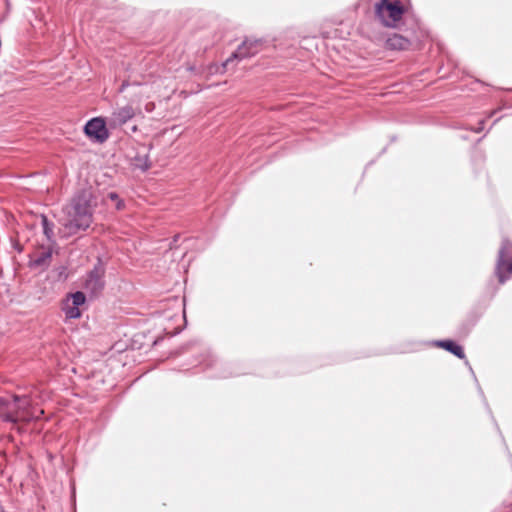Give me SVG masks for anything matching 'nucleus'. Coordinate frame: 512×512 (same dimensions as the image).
I'll return each mask as SVG.
<instances>
[{
  "mask_svg": "<svg viewBox=\"0 0 512 512\" xmlns=\"http://www.w3.org/2000/svg\"><path fill=\"white\" fill-rule=\"evenodd\" d=\"M480 317H481L480 313L471 312L468 315L466 321L461 324V326L459 328V333L463 336H467L470 333V331L472 330V328L477 324Z\"/></svg>",
  "mask_w": 512,
  "mask_h": 512,
  "instance_id": "obj_14",
  "label": "nucleus"
},
{
  "mask_svg": "<svg viewBox=\"0 0 512 512\" xmlns=\"http://www.w3.org/2000/svg\"><path fill=\"white\" fill-rule=\"evenodd\" d=\"M1 418L4 422L7 423H17L19 421V418L12 412H5L1 414Z\"/></svg>",
  "mask_w": 512,
  "mask_h": 512,
  "instance_id": "obj_21",
  "label": "nucleus"
},
{
  "mask_svg": "<svg viewBox=\"0 0 512 512\" xmlns=\"http://www.w3.org/2000/svg\"><path fill=\"white\" fill-rule=\"evenodd\" d=\"M11 404V400L7 397H0V407L8 408Z\"/></svg>",
  "mask_w": 512,
  "mask_h": 512,
  "instance_id": "obj_23",
  "label": "nucleus"
},
{
  "mask_svg": "<svg viewBox=\"0 0 512 512\" xmlns=\"http://www.w3.org/2000/svg\"><path fill=\"white\" fill-rule=\"evenodd\" d=\"M433 345L444 349L445 351L451 353L452 355L456 356L459 359H464L465 364L469 366L470 372L473 374L474 379L477 382V378L474 374V371H473L472 367L469 365V362L466 359L464 349L460 344H458L456 341H454L452 339H442V340H435L433 342Z\"/></svg>",
  "mask_w": 512,
  "mask_h": 512,
  "instance_id": "obj_9",
  "label": "nucleus"
},
{
  "mask_svg": "<svg viewBox=\"0 0 512 512\" xmlns=\"http://www.w3.org/2000/svg\"><path fill=\"white\" fill-rule=\"evenodd\" d=\"M411 46V40L397 33L389 35L385 40V47L388 50L404 51Z\"/></svg>",
  "mask_w": 512,
  "mask_h": 512,
  "instance_id": "obj_10",
  "label": "nucleus"
},
{
  "mask_svg": "<svg viewBox=\"0 0 512 512\" xmlns=\"http://www.w3.org/2000/svg\"><path fill=\"white\" fill-rule=\"evenodd\" d=\"M108 199L115 202V208L118 211H121L125 208V202L123 199L120 198L119 194L117 192H109L107 194Z\"/></svg>",
  "mask_w": 512,
  "mask_h": 512,
  "instance_id": "obj_18",
  "label": "nucleus"
},
{
  "mask_svg": "<svg viewBox=\"0 0 512 512\" xmlns=\"http://www.w3.org/2000/svg\"><path fill=\"white\" fill-rule=\"evenodd\" d=\"M263 45V39L245 38L229 57L232 62L249 59L257 55L263 49Z\"/></svg>",
  "mask_w": 512,
  "mask_h": 512,
  "instance_id": "obj_7",
  "label": "nucleus"
},
{
  "mask_svg": "<svg viewBox=\"0 0 512 512\" xmlns=\"http://www.w3.org/2000/svg\"><path fill=\"white\" fill-rule=\"evenodd\" d=\"M132 130L136 131L137 130V126L132 127Z\"/></svg>",
  "mask_w": 512,
  "mask_h": 512,
  "instance_id": "obj_28",
  "label": "nucleus"
},
{
  "mask_svg": "<svg viewBox=\"0 0 512 512\" xmlns=\"http://www.w3.org/2000/svg\"><path fill=\"white\" fill-rule=\"evenodd\" d=\"M179 238H180V235H179V234H176V235L173 237V239H172V241H171V243H170V248L176 247V243L178 242Z\"/></svg>",
  "mask_w": 512,
  "mask_h": 512,
  "instance_id": "obj_25",
  "label": "nucleus"
},
{
  "mask_svg": "<svg viewBox=\"0 0 512 512\" xmlns=\"http://www.w3.org/2000/svg\"><path fill=\"white\" fill-rule=\"evenodd\" d=\"M484 127H485V119H482L478 122V126L476 128H469V129L476 133H480L484 130Z\"/></svg>",
  "mask_w": 512,
  "mask_h": 512,
  "instance_id": "obj_22",
  "label": "nucleus"
},
{
  "mask_svg": "<svg viewBox=\"0 0 512 512\" xmlns=\"http://www.w3.org/2000/svg\"><path fill=\"white\" fill-rule=\"evenodd\" d=\"M87 301V297L82 291L68 293L66 300L63 301L62 310L67 319H79L82 316L80 307Z\"/></svg>",
  "mask_w": 512,
  "mask_h": 512,
  "instance_id": "obj_8",
  "label": "nucleus"
},
{
  "mask_svg": "<svg viewBox=\"0 0 512 512\" xmlns=\"http://www.w3.org/2000/svg\"><path fill=\"white\" fill-rule=\"evenodd\" d=\"M132 164L135 168L141 170L142 172L147 171L151 167V163H150L148 154H144V155L137 154L133 158Z\"/></svg>",
  "mask_w": 512,
  "mask_h": 512,
  "instance_id": "obj_16",
  "label": "nucleus"
},
{
  "mask_svg": "<svg viewBox=\"0 0 512 512\" xmlns=\"http://www.w3.org/2000/svg\"><path fill=\"white\" fill-rule=\"evenodd\" d=\"M375 16L385 27L397 28L398 23L404 16L406 22L411 20L412 30H416L419 27L418 19L407 12L400 0H379L375 4Z\"/></svg>",
  "mask_w": 512,
  "mask_h": 512,
  "instance_id": "obj_2",
  "label": "nucleus"
},
{
  "mask_svg": "<svg viewBox=\"0 0 512 512\" xmlns=\"http://www.w3.org/2000/svg\"><path fill=\"white\" fill-rule=\"evenodd\" d=\"M53 250L48 248L41 252L35 258L30 257L28 267L31 269L39 268L41 271H45L49 268L52 259Z\"/></svg>",
  "mask_w": 512,
  "mask_h": 512,
  "instance_id": "obj_11",
  "label": "nucleus"
},
{
  "mask_svg": "<svg viewBox=\"0 0 512 512\" xmlns=\"http://www.w3.org/2000/svg\"><path fill=\"white\" fill-rule=\"evenodd\" d=\"M193 365L201 366L202 370L208 372L211 378L225 379L243 374L237 365L220 361L209 350H204Z\"/></svg>",
  "mask_w": 512,
  "mask_h": 512,
  "instance_id": "obj_3",
  "label": "nucleus"
},
{
  "mask_svg": "<svg viewBox=\"0 0 512 512\" xmlns=\"http://www.w3.org/2000/svg\"><path fill=\"white\" fill-rule=\"evenodd\" d=\"M106 266L101 256H97L93 268L87 272L83 287L91 295L100 294L106 285L105 282Z\"/></svg>",
  "mask_w": 512,
  "mask_h": 512,
  "instance_id": "obj_4",
  "label": "nucleus"
},
{
  "mask_svg": "<svg viewBox=\"0 0 512 512\" xmlns=\"http://www.w3.org/2000/svg\"><path fill=\"white\" fill-rule=\"evenodd\" d=\"M95 196L91 188L78 189L71 197L63 211L67 216L64 224L69 234L86 231L93 223Z\"/></svg>",
  "mask_w": 512,
  "mask_h": 512,
  "instance_id": "obj_1",
  "label": "nucleus"
},
{
  "mask_svg": "<svg viewBox=\"0 0 512 512\" xmlns=\"http://www.w3.org/2000/svg\"><path fill=\"white\" fill-rule=\"evenodd\" d=\"M83 132L92 142L99 144L104 143L110 135L106 122L102 117L89 119L83 127Z\"/></svg>",
  "mask_w": 512,
  "mask_h": 512,
  "instance_id": "obj_6",
  "label": "nucleus"
},
{
  "mask_svg": "<svg viewBox=\"0 0 512 512\" xmlns=\"http://www.w3.org/2000/svg\"><path fill=\"white\" fill-rule=\"evenodd\" d=\"M57 274V281H66L69 277L68 268L66 265H60L54 269Z\"/></svg>",
  "mask_w": 512,
  "mask_h": 512,
  "instance_id": "obj_19",
  "label": "nucleus"
},
{
  "mask_svg": "<svg viewBox=\"0 0 512 512\" xmlns=\"http://www.w3.org/2000/svg\"><path fill=\"white\" fill-rule=\"evenodd\" d=\"M128 85H129L128 82H126V81L122 82V84L119 87V92L120 93L124 92L125 89L128 87Z\"/></svg>",
  "mask_w": 512,
  "mask_h": 512,
  "instance_id": "obj_26",
  "label": "nucleus"
},
{
  "mask_svg": "<svg viewBox=\"0 0 512 512\" xmlns=\"http://www.w3.org/2000/svg\"><path fill=\"white\" fill-rule=\"evenodd\" d=\"M14 248L18 251V252H22V247L20 245H15Z\"/></svg>",
  "mask_w": 512,
  "mask_h": 512,
  "instance_id": "obj_27",
  "label": "nucleus"
},
{
  "mask_svg": "<svg viewBox=\"0 0 512 512\" xmlns=\"http://www.w3.org/2000/svg\"><path fill=\"white\" fill-rule=\"evenodd\" d=\"M135 116V110L131 105L118 108L112 113V122L114 125L122 126Z\"/></svg>",
  "mask_w": 512,
  "mask_h": 512,
  "instance_id": "obj_12",
  "label": "nucleus"
},
{
  "mask_svg": "<svg viewBox=\"0 0 512 512\" xmlns=\"http://www.w3.org/2000/svg\"><path fill=\"white\" fill-rule=\"evenodd\" d=\"M12 402L14 404H17L18 410H21L24 412L27 411L31 405L30 399L25 395H23V396L13 395Z\"/></svg>",
  "mask_w": 512,
  "mask_h": 512,
  "instance_id": "obj_17",
  "label": "nucleus"
},
{
  "mask_svg": "<svg viewBox=\"0 0 512 512\" xmlns=\"http://www.w3.org/2000/svg\"><path fill=\"white\" fill-rule=\"evenodd\" d=\"M477 385H479V384L477 383ZM478 391H479V393L481 394V396H482V398H483V401H484V403H485V405H486V407H487L488 411H489V412H491V410H490V408H489V405H488V403H487V401H486V398H485V396H484L483 390H482V388H481L480 386H478Z\"/></svg>",
  "mask_w": 512,
  "mask_h": 512,
  "instance_id": "obj_24",
  "label": "nucleus"
},
{
  "mask_svg": "<svg viewBox=\"0 0 512 512\" xmlns=\"http://www.w3.org/2000/svg\"><path fill=\"white\" fill-rule=\"evenodd\" d=\"M187 70L195 76L205 77L204 65H200V66L190 65L187 67Z\"/></svg>",
  "mask_w": 512,
  "mask_h": 512,
  "instance_id": "obj_20",
  "label": "nucleus"
},
{
  "mask_svg": "<svg viewBox=\"0 0 512 512\" xmlns=\"http://www.w3.org/2000/svg\"><path fill=\"white\" fill-rule=\"evenodd\" d=\"M495 275L500 284H504L512 277V243L504 238L498 251Z\"/></svg>",
  "mask_w": 512,
  "mask_h": 512,
  "instance_id": "obj_5",
  "label": "nucleus"
},
{
  "mask_svg": "<svg viewBox=\"0 0 512 512\" xmlns=\"http://www.w3.org/2000/svg\"><path fill=\"white\" fill-rule=\"evenodd\" d=\"M233 63L232 60L230 59V57H228L224 62H222L221 64H218V63H210L209 65H204V69H205V77H208V76H211V75H214V74H224L227 69H228V66Z\"/></svg>",
  "mask_w": 512,
  "mask_h": 512,
  "instance_id": "obj_13",
  "label": "nucleus"
},
{
  "mask_svg": "<svg viewBox=\"0 0 512 512\" xmlns=\"http://www.w3.org/2000/svg\"><path fill=\"white\" fill-rule=\"evenodd\" d=\"M41 224L43 228V234L45 235L47 241L54 244L56 242L54 234L55 224L50 221L44 214L41 215Z\"/></svg>",
  "mask_w": 512,
  "mask_h": 512,
  "instance_id": "obj_15",
  "label": "nucleus"
}]
</instances>
